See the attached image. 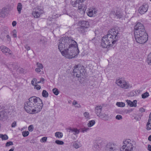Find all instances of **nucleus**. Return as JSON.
<instances>
[{"mask_svg": "<svg viewBox=\"0 0 151 151\" xmlns=\"http://www.w3.org/2000/svg\"><path fill=\"white\" fill-rule=\"evenodd\" d=\"M70 130L69 132H71L73 133V134L74 135L78 134L80 132L79 130L77 128H70L68 129Z\"/></svg>", "mask_w": 151, "mask_h": 151, "instance_id": "nucleus-20", "label": "nucleus"}, {"mask_svg": "<svg viewBox=\"0 0 151 151\" xmlns=\"http://www.w3.org/2000/svg\"><path fill=\"white\" fill-rule=\"evenodd\" d=\"M148 120V121H150L151 122V113L149 115V117Z\"/></svg>", "mask_w": 151, "mask_h": 151, "instance_id": "nucleus-64", "label": "nucleus"}, {"mask_svg": "<svg viewBox=\"0 0 151 151\" xmlns=\"http://www.w3.org/2000/svg\"><path fill=\"white\" fill-rule=\"evenodd\" d=\"M115 83L120 88L124 89H128L132 87L131 85L123 78L116 79Z\"/></svg>", "mask_w": 151, "mask_h": 151, "instance_id": "nucleus-5", "label": "nucleus"}, {"mask_svg": "<svg viewBox=\"0 0 151 151\" xmlns=\"http://www.w3.org/2000/svg\"><path fill=\"white\" fill-rule=\"evenodd\" d=\"M25 47L27 50H29L30 49V47L27 45H25Z\"/></svg>", "mask_w": 151, "mask_h": 151, "instance_id": "nucleus-59", "label": "nucleus"}, {"mask_svg": "<svg viewBox=\"0 0 151 151\" xmlns=\"http://www.w3.org/2000/svg\"><path fill=\"white\" fill-rule=\"evenodd\" d=\"M135 31L134 32V35H136L137 34L143 35L145 34H147L146 32L145 28L143 29H142L140 28L139 29H134Z\"/></svg>", "mask_w": 151, "mask_h": 151, "instance_id": "nucleus-16", "label": "nucleus"}, {"mask_svg": "<svg viewBox=\"0 0 151 151\" xmlns=\"http://www.w3.org/2000/svg\"><path fill=\"white\" fill-rule=\"evenodd\" d=\"M41 69L39 68H36L35 69V71L37 72H40L41 71Z\"/></svg>", "mask_w": 151, "mask_h": 151, "instance_id": "nucleus-56", "label": "nucleus"}, {"mask_svg": "<svg viewBox=\"0 0 151 151\" xmlns=\"http://www.w3.org/2000/svg\"><path fill=\"white\" fill-rule=\"evenodd\" d=\"M56 143L59 145H63L64 144V142L63 141L59 140H56L55 141Z\"/></svg>", "mask_w": 151, "mask_h": 151, "instance_id": "nucleus-45", "label": "nucleus"}, {"mask_svg": "<svg viewBox=\"0 0 151 151\" xmlns=\"http://www.w3.org/2000/svg\"><path fill=\"white\" fill-rule=\"evenodd\" d=\"M81 132L84 133L86 132L87 131L89 130V128L88 127H84L83 128H81Z\"/></svg>", "mask_w": 151, "mask_h": 151, "instance_id": "nucleus-39", "label": "nucleus"}, {"mask_svg": "<svg viewBox=\"0 0 151 151\" xmlns=\"http://www.w3.org/2000/svg\"><path fill=\"white\" fill-rule=\"evenodd\" d=\"M92 42L95 45H96L99 42V40L96 38H94L92 40Z\"/></svg>", "mask_w": 151, "mask_h": 151, "instance_id": "nucleus-42", "label": "nucleus"}, {"mask_svg": "<svg viewBox=\"0 0 151 151\" xmlns=\"http://www.w3.org/2000/svg\"><path fill=\"white\" fill-rule=\"evenodd\" d=\"M130 139L125 140L123 142V145L120 149L121 151H132L133 150V145L131 142Z\"/></svg>", "mask_w": 151, "mask_h": 151, "instance_id": "nucleus-6", "label": "nucleus"}, {"mask_svg": "<svg viewBox=\"0 0 151 151\" xmlns=\"http://www.w3.org/2000/svg\"><path fill=\"white\" fill-rule=\"evenodd\" d=\"M146 129L147 130H149L151 129V122L148 121L146 125Z\"/></svg>", "mask_w": 151, "mask_h": 151, "instance_id": "nucleus-36", "label": "nucleus"}, {"mask_svg": "<svg viewBox=\"0 0 151 151\" xmlns=\"http://www.w3.org/2000/svg\"><path fill=\"white\" fill-rule=\"evenodd\" d=\"M54 12L52 15V18L55 19L58 17L60 16V15Z\"/></svg>", "mask_w": 151, "mask_h": 151, "instance_id": "nucleus-35", "label": "nucleus"}, {"mask_svg": "<svg viewBox=\"0 0 151 151\" xmlns=\"http://www.w3.org/2000/svg\"><path fill=\"white\" fill-rule=\"evenodd\" d=\"M8 10L7 8L5 7L3 8L0 12V17H4Z\"/></svg>", "mask_w": 151, "mask_h": 151, "instance_id": "nucleus-19", "label": "nucleus"}, {"mask_svg": "<svg viewBox=\"0 0 151 151\" xmlns=\"http://www.w3.org/2000/svg\"><path fill=\"white\" fill-rule=\"evenodd\" d=\"M55 136L57 137L60 138L62 137L63 134L61 132H57L55 133Z\"/></svg>", "mask_w": 151, "mask_h": 151, "instance_id": "nucleus-27", "label": "nucleus"}, {"mask_svg": "<svg viewBox=\"0 0 151 151\" xmlns=\"http://www.w3.org/2000/svg\"><path fill=\"white\" fill-rule=\"evenodd\" d=\"M58 48L59 50H62L64 48L74 46H77V42L73 40L72 38L65 36L59 40Z\"/></svg>", "mask_w": 151, "mask_h": 151, "instance_id": "nucleus-3", "label": "nucleus"}, {"mask_svg": "<svg viewBox=\"0 0 151 151\" xmlns=\"http://www.w3.org/2000/svg\"><path fill=\"white\" fill-rule=\"evenodd\" d=\"M53 26L54 29H58V31L59 30V27L60 26V25L54 23L53 24Z\"/></svg>", "mask_w": 151, "mask_h": 151, "instance_id": "nucleus-37", "label": "nucleus"}, {"mask_svg": "<svg viewBox=\"0 0 151 151\" xmlns=\"http://www.w3.org/2000/svg\"><path fill=\"white\" fill-rule=\"evenodd\" d=\"M62 55L68 58H72L77 55L79 53L78 46H72L64 48L62 50H60Z\"/></svg>", "mask_w": 151, "mask_h": 151, "instance_id": "nucleus-4", "label": "nucleus"}, {"mask_svg": "<svg viewBox=\"0 0 151 151\" xmlns=\"http://www.w3.org/2000/svg\"><path fill=\"white\" fill-rule=\"evenodd\" d=\"M78 103L77 101H74L73 102V105H76V104H77Z\"/></svg>", "mask_w": 151, "mask_h": 151, "instance_id": "nucleus-63", "label": "nucleus"}, {"mask_svg": "<svg viewBox=\"0 0 151 151\" xmlns=\"http://www.w3.org/2000/svg\"><path fill=\"white\" fill-rule=\"evenodd\" d=\"M16 125V122L15 121L12 123V124L11 126L12 127H15Z\"/></svg>", "mask_w": 151, "mask_h": 151, "instance_id": "nucleus-55", "label": "nucleus"}, {"mask_svg": "<svg viewBox=\"0 0 151 151\" xmlns=\"http://www.w3.org/2000/svg\"><path fill=\"white\" fill-rule=\"evenodd\" d=\"M116 12L114 11H112L110 13V15L111 16H113L115 17Z\"/></svg>", "mask_w": 151, "mask_h": 151, "instance_id": "nucleus-49", "label": "nucleus"}, {"mask_svg": "<svg viewBox=\"0 0 151 151\" xmlns=\"http://www.w3.org/2000/svg\"><path fill=\"white\" fill-rule=\"evenodd\" d=\"M119 149V146L116 143L110 142L106 145L105 151H118Z\"/></svg>", "mask_w": 151, "mask_h": 151, "instance_id": "nucleus-8", "label": "nucleus"}, {"mask_svg": "<svg viewBox=\"0 0 151 151\" xmlns=\"http://www.w3.org/2000/svg\"><path fill=\"white\" fill-rule=\"evenodd\" d=\"M116 105L119 107H124L125 106V104L122 102H117L116 103Z\"/></svg>", "mask_w": 151, "mask_h": 151, "instance_id": "nucleus-33", "label": "nucleus"}, {"mask_svg": "<svg viewBox=\"0 0 151 151\" xmlns=\"http://www.w3.org/2000/svg\"><path fill=\"white\" fill-rule=\"evenodd\" d=\"M116 14L115 17H116L117 18L120 19L123 17L120 11L119 10H116Z\"/></svg>", "mask_w": 151, "mask_h": 151, "instance_id": "nucleus-24", "label": "nucleus"}, {"mask_svg": "<svg viewBox=\"0 0 151 151\" xmlns=\"http://www.w3.org/2000/svg\"><path fill=\"white\" fill-rule=\"evenodd\" d=\"M47 140V137H43L42 138L40 141L42 142H46Z\"/></svg>", "mask_w": 151, "mask_h": 151, "instance_id": "nucleus-50", "label": "nucleus"}, {"mask_svg": "<svg viewBox=\"0 0 151 151\" xmlns=\"http://www.w3.org/2000/svg\"><path fill=\"white\" fill-rule=\"evenodd\" d=\"M48 93L45 90H43L42 93V96L45 98H47L48 96Z\"/></svg>", "mask_w": 151, "mask_h": 151, "instance_id": "nucleus-29", "label": "nucleus"}, {"mask_svg": "<svg viewBox=\"0 0 151 151\" xmlns=\"http://www.w3.org/2000/svg\"><path fill=\"white\" fill-rule=\"evenodd\" d=\"M7 39V41L9 43H10L11 41V38L9 35H7L6 36Z\"/></svg>", "mask_w": 151, "mask_h": 151, "instance_id": "nucleus-51", "label": "nucleus"}, {"mask_svg": "<svg viewBox=\"0 0 151 151\" xmlns=\"http://www.w3.org/2000/svg\"><path fill=\"white\" fill-rule=\"evenodd\" d=\"M120 29L115 27L110 30L106 35L103 37L101 40V45L103 48H107L113 45L118 40L119 36Z\"/></svg>", "mask_w": 151, "mask_h": 151, "instance_id": "nucleus-1", "label": "nucleus"}, {"mask_svg": "<svg viewBox=\"0 0 151 151\" xmlns=\"http://www.w3.org/2000/svg\"><path fill=\"white\" fill-rule=\"evenodd\" d=\"M14 66V65L12 64H10L9 65V66H8V68L9 69H12V68H13L14 69H15L16 68Z\"/></svg>", "mask_w": 151, "mask_h": 151, "instance_id": "nucleus-52", "label": "nucleus"}, {"mask_svg": "<svg viewBox=\"0 0 151 151\" xmlns=\"http://www.w3.org/2000/svg\"><path fill=\"white\" fill-rule=\"evenodd\" d=\"M13 145V143L12 141H9L8 142H7L5 145V146L6 147H9L10 145Z\"/></svg>", "mask_w": 151, "mask_h": 151, "instance_id": "nucleus-44", "label": "nucleus"}, {"mask_svg": "<svg viewBox=\"0 0 151 151\" xmlns=\"http://www.w3.org/2000/svg\"><path fill=\"white\" fill-rule=\"evenodd\" d=\"M45 80L43 78H42L40 79V82H43Z\"/></svg>", "mask_w": 151, "mask_h": 151, "instance_id": "nucleus-61", "label": "nucleus"}, {"mask_svg": "<svg viewBox=\"0 0 151 151\" xmlns=\"http://www.w3.org/2000/svg\"><path fill=\"white\" fill-rule=\"evenodd\" d=\"M35 11L32 12V14L35 18H37L39 17L40 14L42 13V10L39 8L34 9Z\"/></svg>", "mask_w": 151, "mask_h": 151, "instance_id": "nucleus-11", "label": "nucleus"}, {"mask_svg": "<svg viewBox=\"0 0 151 151\" xmlns=\"http://www.w3.org/2000/svg\"><path fill=\"white\" fill-rule=\"evenodd\" d=\"M97 13V10L95 9H91L87 11V15L90 17H92Z\"/></svg>", "mask_w": 151, "mask_h": 151, "instance_id": "nucleus-13", "label": "nucleus"}, {"mask_svg": "<svg viewBox=\"0 0 151 151\" xmlns=\"http://www.w3.org/2000/svg\"><path fill=\"white\" fill-rule=\"evenodd\" d=\"M29 134L28 131H24L22 132V135L24 137H27Z\"/></svg>", "mask_w": 151, "mask_h": 151, "instance_id": "nucleus-40", "label": "nucleus"}, {"mask_svg": "<svg viewBox=\"0 0 151 151\" xmlns=\"http://www.w3.org/2000/svg\"><path fill=\"white\" fill-rule=\"evenodd\" d=\"M139 111L142 112H143L145 111V109L143 108H142L140 109Z\"/></svg>", "mask_w": 151, "mask_h": 151, "instance_id": "nucleus-62", "label": "nucleus"}, {"mask_svg": "<svg viewBox=\"0 0 151 151\" xmlns=\"http://www.w3.org/2000/svg\"><path fill=\"white\" fill-rule=\"evenodd\" d=\"M0 138H1L3 140H6L8 138V137L6 134L3 135L0 134Z\"/></svg>", "mask_w": 151, "mask_h": 151, "instance_id": "nucleus-30", "label": "nucleus"}, {"mask_svg": "<svg viewBox=\"0 0 151 151\" xmlns=\"http://www.w3.org/2000/svg\"><path fill=\"white\" fill-rule=\"evenodd\" d=\"M43 104L39 97L32 96L29 99L28 101L24 104V109L29 113H36L40 112L42 108Z\"/></svg>", "mask_w": 151, "mask_h": 151, "instance_id": "nucleus-2", "label": "nucleus"}, {"mask_svg": "<svg viewBox=\"0 0 151 151\" xmlns=\"http://www.w3.org/2000/svg\"><path fill=\"white\" fill-rule=\"evenodd\" d=\"M37 79L36 78H33L31 81V84L35 87L36 85L35 84H34V82H37Z\"/></svg>", "mask_w": 151, "mask_h": 151, "instance_id": "nucleus-48", "label": "nucleus"}, {"mask_svg": "<svg viewBox=\"0 0 151 151\" xmlns=\"http://www.w3.org/2000/svg\"><path fill=\"white\" fill-rule=\"evenodd\" d=\"M17 32L16 29L13 30L12 33L13 37L14 38L17 37Z\"/></svg>", "mask_w": 151, "mask_h": 151, "instance_id": "nucleus-41", "label": "nucleus"}, {"mask_svg": "<svg viewBox=\"0 0 151 151\" xmlns=\"http://www.w3.org/2000/svg\"><path fill=\"white\" fill-rule=\"evenodd\" d=\"M147 62L149 65H151V52L148 55Z\"/></svg>", "mask_w": 151, "mask_h": 151, "instance_id": "nucleus-25", "label": "nucleus"}, {"mask_svg": "<svg viewBox=\"0 0 151 151\" xmlns=\"http://www.w3.org/2000/svg\"><path fill=\"white\" fill-rule=\"evenodd\" d=\"M52 92L55 95H57L59 94V91L58 89L56 88H53L52 90Z\"/></svg>", "mask_w": 151, "mask_h": 151, "instance_id": "nucleus-38", "label": "nucleus"}, {"mask_svg": "<svg viewBox=\"0 0 151 151\" xmlns=\"http://www.w3.org/2000/svg\"><path fill=\"white\" fill-rule=\"evenodd\" d=\"M86 29H87L85 28L82 26H79V27H78V31L82 34L86 32L87 31Z\"/></svg>", "mask_w": 151, "mask_h": 151, "instance_id": "nucleus-23", "label": "nucleus"}, {"mask_svg": "<svg viewBox=\"0 0 151 151\" xmlns=\"http://www.w3.org/2000/svg\"><path fill=\"white\" fill-rule=\"evenodd\" d=\"M22 9V5L21 3H18L17 4V9L18 13L20 14L21 13V11Z\"/></svg>", "mask_w": 151, "mask_h": 151, "instance_id": "nucleus-26", "label": "nucleus"}, {"mask_svg": "<svg viewBox=\"0 0 151 151\" xmlns=\"http://www.w3.org/2000/svg\"><path fill=\"white\" fill-rule=\"evenodd\" d=\"M126 102L128 104V105L130 107H136L137 106V101L136 100H134L133 102L130 100H126Z\"/></svg>", "mask_w": 151, "mask_h": 151, "instance_id": "nucleus-18", "label": "nucleus"}, {"mask_svg": "<svg viewBox=\"0 0 151 151\" xmlns=\"http://www.w3.org/2000/svg\"><path fill=\"white\" fill-rule=\"evenodd\" d=\"M34 127L32 125H29L28 127V130L30 132H32L34 130Z\"/></svg>", "mask_w": 151, "mask_h": 151, "instance_id": "nucleus-43", "label": "nucleus"}, {"mask_svg": "<svg viewBox=\"0 0 151 151\" xmlns=\"http://www.w3.org/2000/svg\"><path fill=\"white\" fill-rule=\"evenodd\" d=\"M148 5L146 4L143 5L141 6L139 9V12L141 14H143L146 12L147 10Z\"/></svg>", "mask_w": 151, "mask_h": 151, "instance_id": "nucleus-14", "label": "nucleus"}, {"mask_svg": "<svg viewBox=\"0 0 151 151\" xmlns=\"http://www.w3.org/2000/svg\"><path fill=\"white\" fill-rule=\"evenodd\" d=\"M86 71L84 68V67L81 68V69L77 72L76 74H74V76H76L78 78H79L81 76H83L85 73Z\"/></svg>", "mask_w": 151, "mask_h": 151, "instance_id": "nucleus-15", "label": "nucleus"}, {"mask_svg": "<svg viewBox=\"0 0 151 151\" xmlns=\"http://www.w3.org/2000/svg\"><path fill=\"white\" fill-rule=\"evenodd\" d=\"M136 42L139 44H143L146 42L147 40L148 35L145 34L143 35L137 34L134 35Z\"/></svg>", "mask_w": 151, "mask_h": 151, "instance_id": "nucleus-7", "label": "nucleus"}, {"mask_svg": "<svg viewBox=\"0 0 151 151\" xmlns=\"http://www.w3.org/2000/svg\"><path fill=\"white\" fill-rule=\"evenodd\" d=\"M102 107L101 106H98L95 108V113L97 116L99 117H101V111Z\"/></svg>", "mask_w": 151, "mask_h": 151, "instance_id": "nucleus-17", "label": "nucleus"}, {"mask_svg": "<svg viewBox=\"0 0 151 151\" xmlns=\"http://www.w3.org/2000/svg\"><path fill=\"white\" fill-rule=\"evenodd\" d=\"M37 68H40L41 69H42L43 68L42 65L41 63L38 62L37 63Z\"/></svg>", "mask_w": 151, "mask_h": 151, "instance_id": "nucleus-47", "label": "nucleus"}, {"mask_svg": "<svg viewBox=\"0 0 151 151\" xmlns=\"http://www.w3.org/2000/svg\"><path fill=\"white\" fill-rule=\"evenodd\" d=\"M147 149L149 151H151V145H148Z\"/></svg>", "mask_w": 151, "mask_h": 151, "instance_id": "nucleus-58", "label": "nucleus"}, {"mask_svg": "<svg viewBox=\"0 0 151 151\" xmlns=\"http://www.w3.org/2000/svg\"><path fill=\"white\" fill-rule=\"evenodd\" d=\"M145 28L143 25L140 22L137 23L136 25L134 26V29H139L140 28L142 29H143Z\"/></svg>", "mask_w": 151, "mask_h": 151, "instance_id": "nucleus-21", "label": "nucleus"}, {"mask_svg": "<svg viewBox=\"0 0 151 151\" xmlns=\"http://www.w3.org/2000/svg\"><path fill=\"white\" fill-rule=\"evenodd\" d=\"M108 116V114H101V117L102 118H104L106 117H107Z\"/></svg>", "mask_w": 151, "mask_h": 151, "instance_id": "nucleus-53", "label": "nucleus"}, {"mask_svg": "<svg viewBox=\"0 0 151 151\" xmlns=\"http://www.w3.org/2000/svg\"><path fill=\"white\" fill-rule=\"evenodd\" d=\"M149 96V93L147 92H146L142 95V97L143 99H145L147 98Z\"/></svg>", "mask_w": 151, "mask_h": 151, "instance_id": "nucleus-34", "label": "nucleus"}, {"mask_svg": "<svg viewBox=\"0 0 151 151\" xmlns=\"http://www.w3.org/2000/svg\"><path fill=\"white\" fill-rule=\"evenodd\" d=\"M73 147L74 148L77 149L80 147V145L77 143H74L73 145Z\"/></svg>", "mask_w": 151, "mask_h": 151, "instance_id": "nucleus-46", "label": "nucleus"}, {"mask_svg": "<svg viewBox=\"0 0 151 151\" xmlns=\"http://www.w3.org/2000/svg\"><path fill=\"white\" fill-rule=\"evenodd\" d=\"M104 144L101 138H98L95 141L94 147L97 149L99 150L103 147Z\"/></svg>", "mask_w": 151, "mask_h": 151, "instance_id": "nucleus-9", "label": "nucleus"}, {"mask_svg": "<svg viewBox=\"0 0 151 151\" xmlns=\"http://www.w3.org/2000/svg\"><path fill=\"white\" fill-rule=\"evenodd\" d=\"M95 124V122L94 120H91L89 121L87 125L88 127H91L93 126Z\"/></svg>", "mask_w": 151, "mask_h": 151, "instance_id": "nucleus-28", "label": "nucleus"}, {"mask_svg": "<svg viewBox=\"0 0 151 151\" xmlns=\"http://www.w3.org/2000/svg\"><path fill=\"white\" fill-rule=\"evenodd\" d=\"M5 116V112L4 111H0V120H1Z\"/></svg>", "mask_w": 151, "mask_h": 151, "instance_id": "nucleus-32", "label": "nucleus"}, {"mask_svg": "<svg viewBox=\"0 0 151 151\" xmlns=\"http://www.w3.org/2000/svg\"><path fill=\"white\" fill-rule=\"evenodd\" d=\"M116 119L118 120H120L122 119V117L121 115H118L116 116Z\"/></svg>", "mask_w": 151, "mask_h": 151, "instance_id": "nucleus-54", "label": "nucleus"}, {"mask_svg": "<svg viewBox=\"0 0 151 151\" xmlns=\"http://www.w3.org/2000/svg\"><path fill=\"white\" fill-rule=\"evenodd\" d=\"M83 67V66H81L80 65H76L74 66V69L73 70V73H74V74H76V73L78 71V70L80 69H81V68H82Z\"/></svg>", "mask_w": 151, "mask_h": 151, "instance_id": "nucleus-22", "label": "nucleus"}, {"mask_svg": "<svg viewBox=\"0 0 151 151\" xmlns=\"http://www.w3.org/2000/svg\"><path fill=\"white\" fill-rule=\"evenodd\" d=\"M34 88H36L37 90H38L40 89L41 86L39 85H37V86L36 87H35Z\"/></svg>", "mask_w": 151, "mask_h": 151, "instance_id": "nucleus-57", "label": "nucleus"}, {"mask_svg": "<svg viewBox=\"0 0 151 151\" xmlns=\"http://www.w3.org/2000/svg\"><path fill=\"white\" fill-rule=\"evenodd\" d=\"M0 49L2 52L6 55H11L12 54V51L5 46L1 45L0 47Z\"/></svg>", "mask_w": 151, "mask_h": 151, "instance_id": "nucleus-10", "label": "nucleus"}, {"mask_svg": "<svg viewBox=\"0 0 151 151\" xmlns=\"http://www.w3.org/2000/svg\"><path fill=\"white\" fill-rule=\"evenodd\" d=\"M78 25L80 26H82L85 28L87 29L89 26V23L88 21L84 20L80 21L78 23Z\"/></svg>", "mask_w": 151, "mask_h": 151, "instance_id": "nucleus-12", "label": "nucleus"}, {"mask_svg": "<svg viewBox=\"0 0 151 151\" xmlns=\"http://www.w3.org/2000/svg\"><path fill=\"white\" fill-rule=\"evenodd\" d=\"M83 115L85 118L87 119H90V116L89 113L87 112H85L83 113Z\"/></svg>", "mask_w": 151, "mask_h": 151, "instance_id": "nucleus-31", "label": "nucleus"}, {"mask_svg": "<svg viewBox=\"0 0 151 151\" xmlns=\"http://www.w3.org/2000/svg\"><path fill=\"white\" fill-rule=\"evenodd\" d=\"M12 25L13 27L15 26L17 24V22L15 21H14L12 22Z\"/></svg>", "mask_w": 151, "mask_h": 151, "instance_id": "nucleus-60", "label": "nucleus"}]
</instances>
